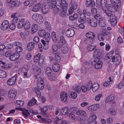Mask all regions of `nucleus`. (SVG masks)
<instances>
[{"instance_id":"obj_6","label":"nucleus","mask_w":124,"mask_h":124,"mask_svg":"<svg viewBox=\"0 0 124 124\" xmlns=\"http://www.w3.org/2000/svg\"><path fill=\"white\" fill-rule=\"evenodd\" d=\"M16 92L15 91L11 90L8 92V98L11 100H14L16 97Z\"/></svg>"},{"instance_id":"obj_40","label":"nucleus","mask_w":124,"mask_h":124,"mask_svg":"<svg viewBox=\"0 0 124 124\" xmlns=\"http://www.w3.org/2000/svg\"><path fill=\"white\" fill-rule=\"evenodd\" d=\"M36 102V100L34 98L30 101L28 103V104L29 106H31L35 104Z\"/></svg>"},{"instance_id":"obj_41","label":"nucleus","mask_w":124,"mask_h":124,"mask_svg":"<svg viewBox=\"0 0 124 124\" xmlns=\"http://www.w3.org/2000/svg\"><path fill=\"white\" fill-rule=\"evenodd\" d=\"M79 109L77 108L72 107L70 108L69 109L70 112H72L74 113H76L77 115V112H78Z\"/></svg>"},{"instance_id":"obj_43","label":"nucleus","mask_w":124,"mask_h":124,"mask_svg":"<svg viewBox=\"0 0 124 124\" xmlns=\"http://www.w3.org/2000/svg\"><path fill=\"white\" fill-rule=\"evenodd\" d=\"M114 99V97L112 95H110L108 97L105 101V102L107 103L112 101Z\"/></svg>"},{"instance_id":"obj_10","label":"nucleus","mask_w":124,"mask_h":124,"mask_svg":"<svg viewBox=\"0 0 124 124\" xmlns=\"http://www.w3.org/2000/svg\"><path fill=\"white\" fill-rule=\"evenodd\" d=\"M67 96V94L66 92H61L60 98L61 101L62 102L64 103L66 101Z\"/></svg>"},{"instance_id":"obj_9","label":"nucleus","mask_w":124,"mask_h":124,"mask_svg":"<svg viewBox=\"0 0 124 124\" xmlns=\"http://www.w3.org/2000/svg\"><path fill=\"white\" fill-rule=\"evenodd\" d=\"M9 24V23L8 21L7 20H4L1 25V29L3 31L6 30L8 28Z\"/></svg>"},{"instance_id":"obj_62","label":"nucleus","mask_w":124,"mask_h":124,"mask_svg":"<svg viewBox=\"0 0 124 124\" xmlns=\"http://www.w3.org/2000/svg\"><path fill=\"white\" fill-rule=\"evenodd\" d=\"M81 88L82 92L84 93L86 92L88 90L86 87L85 85L82 86Z\"/></svg>"},{"instance_id":"obj_32","label":"nucleus","mask_w":124,"mask_h":124,"mask_svg":"<svg viewBox=\"0 0 124 124\" xmlns=\"http://www.w3.org/2000/svg\"><path fill=\"white\" fill-rule=\"evenodd\" d=\"M86 37L89 38L90 39H92L95 37L94 34L92 32H89L86 34Z\"/></svg>"},{"instance_id":"obj_25","label":"nucleus","mask_w":124,"mask_h":124,"mask_svg":"<svg viewBox=\"0 0 124 124\" xmlns=\"http://www.w3.org/2000/svg\"><path fill=\"white\" fill-rule=\"evenodd\" d=\"M95 4L94 2L92 1V0H86V6L89 7L90 6L91 7H93Z\"/></svg>"},{"instance_id":"obj_38","label":"nucleus","mask_w":124,"mask_h":124,"mask_svg":"<svg viewBox=\"0 0 124 124\" xmlns=\"http://www.w3.org/2000/svg\"><path fill=\"white\" fill-rule=\"evenodd\" d=\"M96 47V45H89L87 47V50L90 51L93 50Z\"/></svg>"},{"instance_id":"obj_36","label":"nucleus","mask_w":124,"mask_h":124,"mask_svg":"<svg viewBox=\"0 0 124 124\" xmlns=\"http://www.w3.org/2000/svg\"><path fill=\"white\" fill-rule=\"evenodd\" d=\"M58 47L56 44L53 43L52 45L51 50L54 52H56L58 50Z\"/></svg>"},{"instance_id":"obj_1","label":"nucleus","mask_w":124,"mask_h":124,"mask_svg":"<svg viewBox=\"0 0 124 124\" xmlns=\"http://www.w3.org/2000/svg\"><path fill=\"white\" fill-rule=\"evenodd\" d=\"M52 6L54 8L53 9V12L54 14H56L60 11L59 14L60 16L64 17L66 14L67 8L68 4L65 0H52Z\"/></svg>"},{"instance_id":"obj_31","label":"nucleus","mask_w":124,"mask_h":124,"mask_svg":"<svg viewBox=\"0 0 124 124\" xmlns=\"http://www.w3.org/2000/svg\"><path fill=\"white\" fill-rule=\"evenodd\" d=\"M50 34L48 32L45 33V34L44 37V38L45 39L46 41V42H47L46 44H47L49 42V39L50 38Z\"/></svg>"},{"instance_id":"obj_60","label":"nucleus","mask_w":124,"mask_h":124,"mask_svg":"<svg viewBox=\"0 0 124 124\" xmlns=\"http://www.w3.org/2000/svg\"><path fill=\"white\" fill-rule=\"evenodd\" d=\"M109 81H108L105 82L103 84V85L105 86H107L110 85L109 82H110L112 81L111 79V78L109 77Z\"/></svg>"},{"instance_id":"obj_49","label":"nucleus","mask_w":124,"mask_h":124,"mask_svg":"<svg viewBox=\"0 0 124 124\" xmlns=\"http://www.w3.org/2000/svg\"><path fill=\"white\" fill-rule=\"evenodd\" d=\"M35 70L36 74L38 75H39L41 73V69L40 68L36 66V67Z\"/></svg>"},{"instance_id":"obj_46","label":"nucleus","mask_w":124,"mask_h":124,"mask_svg":"<svg viewBox=\"0 0 124 124\" xmlns=\"http://www.w3.org/2000/svg\"><path fill=\"white\" fill-rule=\"evenodd\" d=\"M36 22L39 23H41L43 22V19L42 16L39 14Z\"/></svg>"},{"instance_id":"obj_61","label":"nucleus","mask_w":124,"mask_h":124,"mask_svg":"<svg viewBox=\"0 0 124 124\" xmlns=\"http://www.w3.org/2000/svg\"><path fill=\"white\" fill-rule=\"evenodd\" d=\"M29 69V68L27 65H25L22 68V71L23 72H27Z\"/></svg>"},{"instance_id":"obj_34","label":"nucleus","mask_w":124,"mask_h":124,"mask_svg":"<svg viewBox=\"0 0 124 124\" xmlns=\"http://www.w3.org/2000/svg\"><path fill=\"white\" fill-rule=\"evenodd\" d=\"M52 70L51 68L49 67H47L46 68V73L48 77H50L51 75V73Z\"/></svg>"},{"instance_id":"obj_3","label":"nucleus","mask_w":124,"mask_h":124,"mask_svg":"<svg viewBox=\"0 0 124 124\" xmlns=\"http://www.w3.org/2000/svg\"><path fill=\"white\" fill-rule=\"evenodd\" d=\"M116 57L114 56H112L111 59L112 62H114L115 64L117 65L119 64L120 62L121 58L119 54H116Z\"/></svg>"},{"instance_id":"obj_42","label":"nucleus","mask_w":124,"mask_h":124,"mask_svg":"<svg viewBox=\"0 0 124 124\" xmlns=\"http://www.w3.org/2000/svg\"><path fill=\"white\" fill-rule=\"evenodd\" d=\"M97 37L98 40L100 41H103L104 39V37L102 34L98 33L97 34Z\"/></svg>"},{"instance_id":"obj_51","label":"nucleus","mask_w":124,"mask_h":124,"mask_svg":"<svg viewBox=\"0 0 124 124\" xmlns=\"http://www.w3.org/2000/svg\"><path fill=\"white\" fill-rule=\"evenodd\" d=\"M55 60L56 61L58 62H59L60 61V57L58 55L57 52L55 53Z\"/></svg>"},{"instance_id":"obj_58","label":"nucleus","mask_w":124,"mask_h":124,"mask_svg":"<svg viewBox=\"0 0 124 124\" xmlns=\"http://www.w3.org/2000/svg\"><path fill=\"white\" fill-rule=\"evenodd\" d=\"M39 14H35L33 15L32 16V19L36 21L37 20L38 18Z\"/></svg>"},{"instance_id":"obj_37","label":"nucleus","mask_w":124,"mask_h":124,"mask_svg":"<svg viewBox=\"0 0 124 124\" xmlns=\"http://www.w3.org/2000/svg\"><path fill=\"white\" fill-rule=\"evenodd\" d=\"M102 63L101 62H98L95 64L94 67L96 69H99L102 67Z\"/></svg>"},{"instance_id":"obj_55","label":"nucleus","mask_w":124,"mask_h":124,"mask_svg":"<svg viewBox=\"0 0 124 124\" xmlns=\"http://www.w3.org/2000/svg\"><path fill=\"white\" fill-rule=\"evenodd\" d=\"M93 39H90V38L86 39L85 40V43L86 44H90L92 43Z\"/></svg>"},{"instance_id":"obj_16","label":"nucleus","mask_w":124,"mask_h":124,"mask_svg":"<svg viewBox=\"0 0 124 124\" xmlns=\"http://www.w3.org/2000/svg\"><path fill=\"white\" fill-rule=\"evenodd\" d=\"M52 69L55 72H57L60 69V65L58 63L55 62L52 65Z\"/></svg>"},{"instance_id":"obj_4","label":"nucleus","mask_w":124,"mask_h":124,"mask_svg":"<svg viewBox=\"0 0 124 124\" xmlns=\"http://www.w3.org/2000/svg\"><path fill=\"white\" fill-rule=\"evenodd\" d=\"M41 54H38L36 55L34 57V61L36 62H38L39 64H42L43 62L44 59L40 57Z\"/></svg>"},{"instance_id":"obj_28","label":"nucleus","mask_w":124,"mask_h":124,"mask_svg":"<svg viewBox=\"0 0 124 124\" xmlns=\"http://www.w3.org/2000/svg\"><path fill=\"white\" fill-rule=\"evenodd\" d=\"M68 107H64L61 110V113L62 115H65L68 113Z\"/></svg>"},{"instance_id":"obj_47","label":"nucleus","mask_w":124,"mask_h":124,"mask_svg":"<svg viewBox=\"0 0 124 124\" xmlns=\"http://www.w3.org/2000/svg\"><path fill=\"white\" fill-rule=\"evenodd\" d=\"M28 31L24 32H21L20 34L21 37L23 39H24L26 36H27L28 34Z\"/></svg>"},{"instance_id":"obj_14","label":"nucleus","mask_w":124,"mask_h":124,"mask_svg":"<svg viewBox=\"0 0 124 124\" xmlns=\"http://www.w3.org/2000/svg\"><path fill=\"white\" fill-rule=\"evenodd\" d=\"M41 7V5L40 3L37 4L33 6L31 11L34 12H37L40 10Z\"/></svg>"},{"instance_id":"obj_23","label":"nucleus","mask_w":124,"mask_h":124,"mask_svg":"<svg viewBox=\"0 0 124 124\" xmlns=\"http://www.w3.org/2000/svg\"><path fill=\"white\" fill-rule=\"evenodd\" d=\"M112 54L111 53H109L106 54L105 57V61L107 63L109 62L111 60V57H112Z\"/></svg>"},{"instance_id":"obj_30","label":"nucleus","mask_w":124,"mask_h":124,"mask_svg":"<svg viewBox=\"0 0 124 124\" xmlns=\"http://www.w3.org/2000/svg\"><path fill=\"white\" fill-rule=\"evenodd\" d=\"M77 115L82 116H85L86 115V112L81 110H79L78 112H77Z\"/></svg>"},{"instance_id":"obj_2","label":"nucleus","mask_w":124,"mask_h":124,"mask_svg":"<svg viewBox=\"0 0 124 124\" xmlns=\"http://www.w3.org/2000/svg\"><path fill=\"white\" fill-rule=\"evenodd\" d=\"M111 3L113 4V7L116 10L121 5V2L120 0H110Z\"/></svg>"},{"instance_id":"obj_24","label":"nucleus","mask_w":124,"mask_h":124,"mask_svg":"<svg viewBox=\"0 0 124 124\" xmlns=\"http://www.w3.org/2000/svg\"><path fill=\"white\" fill-rule=\"evenodd\" d=\"M35 43L34 42L29 43L27 45V49L29 51L33 49L34 47Z\"/></svg>"},{"instance_id":"obj_48","label":"nucleus","mask_w":124,"mask_h":124,"mask_svg":"<svg viewBox=\"0 0 124 124\" xmlns=\"http://www.w3.org/2000/svg\"><path fill=\"white\" fill-rule=\"evenodd\" d=\"M6 72L1 70H0V78H5L6 76Z\"/></svg>"},{"instance_id":"obj_5","label":"nucleus","mask_w":124,"mask_h":124,"mask_svg":"<svg viewBox=\"0 0 124 124\" xmlns=\"http://www.w3.org/2000/svg\"><path fill=\"white\" fill-rule=\"evenodd\" d=\"M87 23L90 24L92 27H96L97 25V20L95 19L87 18L86 20Z\"/></svg>"},{"instance_id":"obj_39","label":"nucleus","mask_w":124,"mask_h":124,"mask_svg":"<svg viewBox=\"0 0 124 124\" xmlns=\"http://www.w3.org/2000/svg\"><path fill=\"white\" fill-rule=\"evenodd\" d=\"M24 104V102L22 101L17 100L16 103V106L18 107L22 106Z\"/></svg>"},{"instance_id":"obj_13","label":"nucleus","mask_w":124,"mask_h":124,"mask_svg":"<svg viewBox=\"0 0 124 124\" xmlns=\"http://www.w3.org/2000/svg\"><path fill=\"white\" fill-rule=\"evenodd\" d=\"M50 8L49 6L47 5H43L41 8L42 12L43 14H46L49 10Z\"/></svg>"},{"instance_id":"obj_57","label":"nucleus","mask_w":124,"mask_h":124,"mask_svg":"<svg viewBox=\"0 0 124 124\" xmlns=\"http://www.w3.org/2000/svg\"><path fill=\"white\" fill-rule=\"evenodd\" d=\"M101 0H96V4L97 6L99 7H102Z\"/></svg>"},{"instance_id":"obj_26","label":"nucleus","mask_w":124,"mask_h":124,"mask_svg":"<svg viewBox=\"0 0 124 124\" xmlns=\"http://www.w3.org/2000/svg\"><path fill=\"white\" fill-rule=\"evenodd\" d=\"M99 87V85L97 83L94 84L92 87V90L93 92H95L98 89Z\"/></svg>"},{"instance_id":"obj_45","label":"nucleus","mask_w":124,"mask_h":124,"mask_svg":"<svg viewBox=\"0 0 124 124\" xmlns=\"http://www.w3.org/2000/svg\"><path fill=\"white\" fill-rule=\"evenodd\" d=\"M30 22L28 21H27L24 25V28L26 30H28L30 28Z\"/></svg>"},{"instance_id":"obj_52","label":"nucleus","mask_w":124,"mask_h":124,"mask_svg":"<svg viewBox=\"0 0 124 124\" xmlns=\"http://www.w3.org/2000/svg\"><path fill=\"white\" fill-rule=\"evenodd\" d=\"M35 91L37 97L39 98H40L41 96V93L39 89L37 87L35 88Z\"/></svg>"},{"instance_id":"obj_12","label":"nucleus","mask_w":124,"mask_h":124,"mask_svg":"<svg viewBox=\"0 0 124 124\" xmlns=\"http://www.w3.org/2000/svg\"><path fill=\"white\" fill-rule=\"evenodd\" d=\"M77 8V4L76 3H74L73 4H71L68 10L69 14L70 15L72 14L74 10L76 9Z\"/></svg>"},{"instance_id":"obj_64","label":"nucleus","mask_w":124,"mask_h":124,"mask_svg":"<svg viewBox=\"0 0 124 124\" xmlns=\"http://www.w3.org/2000/svg\"><path fill=\"white\" fill-rule=\"evenodd\" d=\"M23 50L22 48L20 46L17 47L16 49V51L17 52V53H18L21 52Z\"/></svg>"},{"instance_id":"obj_54","label":"nucleus","mask_w":124,"mask_h":124,"mask_svg":"<svg viewBox=\"0 0 124 124\" xmlns=\"http://www.w3.org/2000/svg\"><path fill=\"white\" fill-rule=\"evenodd\" d=\"M96 118V116L95 115H93L89 118V122L92 123L93 122Z\"/></svg>"},{"instance_id":"obj_20","label":"nucleus","mask_w":124,"mask_h":124,"mask_svg":"<svg viewBox=\"0 0 124 124\" xmlns=\"http://www.w3.org/2000/svg\"><path fill=\"white\" fill-rule=\"evenodd\" d=\"M65 39L63 36H62L60 37V40L58 42V45L60 47H61L62 45L65 44Z\"/></svg>"},{"instance_id":"obj_27","label":"nucleus","mask_w":124,"mask_h":124,"mask_svg":"<svg viewBox=\"0 0 124 124\" xmlns=\"http://www.w3.org/2000/svg\"><path fill=\"white\" fill-rule=\"evenodd\" d=\"M25 22L24 20L22 19L19 21L18 23L17 27H18L20 29L23 27Z\"/></svg>"},{"instance_id":"obj_59","label":"nucleus","mask_w":124,"mask_h":124,"mask_svg":"<svg viewBox=\"0 0 124 124\" xmlns=\"http://www.w3.org/2000/svg\"><path fill=\"white\" fill-rule=\"evenodd\" d=\"M44 85V83L42 84L40 83H37V86L38 88L40 90H42L43 89Z\"/></svg>"},{"instance_id":"obj_44","label":"nucleus","mask_w":124,"mask_h":124,"mask_svg":"<svg viewBox=\"0 0 124 124\" xmlns=\"http://www.w3.org/2000/svg\"><path fill=\"white\" fill-rule=\"evenodd\" d=\"M51 37L53 41L56 42L57 40V38L56 37L55 33V32H52L51 34Z\"/></svg>"},{"instance_id":"obj_17","label":"nucleus","mask_w":124,"mask_h":124,"mask_svg":"<svg viewBox=\"0 0 124 124\" xmlns=\"http://www.w3.org/2000/svg\"><path fill=\"white\" fill-rule=\"evenodd\" d=\"M20 55L19 53H15L11 56L9 59L12 61H15L17 60L19 57Z\"/></svg>"},{"instance_id":"obj_29","label":"nucleus","mask_w":124,"mask_h":124,"mask_svg":"<svg viewBox=\"0 0 124 124\" xmlns=\"http://www.w3.org/2000/svg\"><path fill=\"white\" fill-rule=\"evenodd\" d=\"M68 47L66 46H63L61 48V52L63 54H66L68 51Z\"/></svg>"},{"instance_id":"obj_50","label":"nucleus","mask_w":124,"mask_h":124,"mask_svg":"<svg viewBox=\"0 0 124 124\" xmlns=\"http://www.w3.org/2000/svg\"><path fill=\"white\" fill-rule=\"evenodd\" d=\"M45 34V32L44 31L40 30L38 32L39 36L41 37H44Z\"/></svg>"},{"instance_id":"obj_63","label":"nucleus","mask_w":124,"mask_h":124,"mask_svg":"<svg viewBox=\"0 0 124 124\" xmlns=\"http://www.w3.org/2000/svg\"><path fill=\"white\" fill-rule=\"evenodd\" d=\"M102 95L101 94H99L96 96L95 97V100L97 101H99L100 98L102 97Z\"/></svg>"},{"instance_id":"obj_18","label":"nucleus","mask_w":124,"mask_h":124,"mask_svg":"<svg viewBox=\"0 0 124 124\" xmlns=\"http://www.w3.org/2000/svg\"><path fill=\"white\" fill-rule=\"evenodd\" d=\"M100 58L98 55H94L93 58L91 60L92 64V65H95L96 63L99 62Z\"/></svg>"},{"instance_id":"obj_53","label":"nucleus","mask_w":124,"mask_h":124,"mask_svg":"<svg viewBox=\"0 0 124 124\" xmlns=\"http://www.w3.org/2000/svg\"><path fill=\"white\" fill-rule=\"evenodd\" d=\"M104 12L105 13L107 16H111L112 15V12L111 11L107 8L104 11Z\"/></svg>"},{"instance_id":"obj_22","label":"nucleus","mask_w":124,"mask_h":124,"mask_svg":"<svg viewBox=\"0 0 124 124\" xmlns=\"http://www.w3.org/2000/svg\"><path fill=\"white\" fill-rule=\"evenodd\" d=\"M16 13H14L12 15L11 17V20H12V23L14 24L17 22L18 19L17 16H16Z\"/></svg>"},{"instance_id":"obj_35","label":"nucleus","mask_w":124,"mask_h":124,"mask_svg":"<svg viewBox=\"0 0 124 124\" xmlns=\"http://www.w3.org/2000/svg\"><path fill=\"white\" fill-rule=\"evenodd\" d=\"M38 29V26L36 24H33L31 26V30L33 33L36 32Z\"/></svg>"},{"instance_id":"obj_33","label":"nucleus","mask_w":124,"mask_h":124,"mask_svg":"<svg viewBox=\"0 0 124 124\" xmlns=\"http://www.w3.org/2000/svg\"><path fill=\"white\" fill-rule=\"evenodd\" d=\"M78 17V15L75 14H74L73 16H69V19L70 20L73 21L77 19Z\"/></svg>"},{"instance_id":"obj_7","label":"nucleus","mask_w":124,"mask_h":124,"mask_svg":"<svg viewBox=\"0 0 124 124\" xmlns=\"http://www.w3.org/2000/svg\"><path fill=\"white\" fill-rule=\"evenodd\" d=\"M17 75H15L14 76L8 79L7 81V84L9 85H13L15 82Z\"/></svg>"},{"instance_id":"obj_21","label":"nucleus","mask_w":124,"mask_h":124,"mask_svg":"<svg viewBox=\"0 0 124 124\" xmlns=\"http://www.w3.org/2000/svg\"><path fill=\"white\" fill-rule=\"evenodd\" d=\"M85 16L81 13L80 15V18L78 19V21L80 23H84L85 22Z\"/></svg>"},{"instance_id":"obj_15","label":"nucleus","mask_w":124,"mask_h":124,"mask_svg":"<svg viewBox=\"0 0 124 124\" xmlns=\"http://www.w3.org/2000/svg\"><path fill=\"white\" fill-rule=\"evenodd\" d=\"M67 36L71 37L74 36L75 34L74 31L72 29L70 28L67 30L66 32Z\"/></svg>"},{"instance_id":"obj_19","label":"nucleus","mask_w":124,"mask_h":124,"mask_svg":"<svg viewBox=\"0 0 124 124\" xmlns=\"http://www.w3.org/2000/svg\"><path fill=\"white\" fill-rule=\"evenodd\" d=\"M99 107V105L98 104H94L89 106L88 109L89 111H94L97 109Z\"/></svg>"},{"instance_id":"obj_8","label":"nucleus","mask_w":124,"mask_h":124,"mask_svg":"<svg viewBox=\"0 0 124 124\" xmlns=\"http://www.w3.org/2000/svg\"><path fill=\"white\" fill-rule=\"evenodd\" d=\"M110 22L111 24L113 26H114L116 25L117 20V18L115 15H112L110 17Z\"/></svg>"},{"instance_id":"obj_56","label":"nucleus","mask_w":124,"mask_h":124,"mask_svg":"<svg viewBox=\"0 0 124 124\" xmlns=\"http://www.w3.org/2000/svg\"><path fill=\"white\" fill-rule=\"evenodd\" d=\"M92 83L90 81L86 85V88L89 91L90 90L92 87Z\"/></svg>"},{"instance_id":"obj_11","label":"nucleus","mask_w":124,"mask_h":124,"mask_svg":"<svg viewBox=\"0 0 124 124\" xmlns=\"http://www.w3.org/2000/svg\"><path fill=\"white\" fill-rule=\"evenodd\" d=\"M16 109L22 111V114L23 116L25 117H27L30 114L28 111L25 109H23L21 108H16Z\"/></svg>"}]
</instances>
